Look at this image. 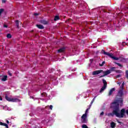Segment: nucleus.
I'll list each match as a JSON object with an SVG mask.
<instances>
[{"mask_svg":"<svg viewBox=\"0 0 128 128\" xmlns=\"http://www.w3.org/2000/svg\"><path fill=\"white\" fill-rule=\"evenodd\" d=\"M124 100L122 98H119L117 100V102H112L110 108H113V110L112 113H108V116H116L117 118H124L126 114V109H122L120 113V106H122Z\"/></svg>","mask_w":128,"mask_h":128,"instance_id":"1","label":"nucleus"},{"mask_svg":"<svg viewBox=\"0 0 128 128\" xmlns=\"http://www.w3.org/2000/svg\"><path fill=\"white\" fill-rule=\"evenodd\" d=\"M101 52L102 54H105L106 56H110L111 58H112L113 60H118V58L117 57L114 56L112 54H110L108 52H106L104 50H102L101 51Z\"/></svg>","mask_w":128,"mask_h":128,"instance_id":"2","label":"nucleus"},{"mask_svg":"<svg viewBox=\"0 0 128 128\" xmlns=\"http://www.w3.org/2000/svg\"><path fill=\"white\" fill-rule=\"evenodd\" d=\"M124 82H123L121 86H120V89L119 90L118 93V96H120V98L124 96Z\"/></svg>","mask_w":128,"mask_h":128,"instance_id":"3","label":"nucleus"},{"mask_svg":"<svg viewBox=\"0 0 128 128\" xmlns=\"http://www.w3.org/2000/svg\"><path fill=\"white\" fill-rule=\"evenodd\" d=\"M5 98L6 100H8V102H20V100L18 98H10V97L8 96V95L5 96Z\"/></svg>","mask_w":128,"mask_h":128,"instance_id":"4","label":"nucleus"},{"mask_svg":"<svg viewBox=\"0 0 128 128\" xmlns=\"http://www.w3.org/2000/svg\"><path fill=\"white\" fill-rule=\"evenodd\" d=\"M81 122L82 124H88V115L84 114L81 116Z\"/></svg>","mask_w":128,"mask_h":128,"instance_id":"5","label":"nucleus"},{"mask_svg":"<svg viewBox=\"0 0 128 128\" xmlns=\"http://www.w3.org/2000/svg\"><path fill=\"white\" fill-rule=\"evenodd\" d=\"M102 72H103L104 75H102L100 76V78H104V76H108V74H110V70H109L106 71H103Z\"/></svg>","mask_w":128,"mask_h":128,"instance_id":"6","label":"nucleus"},{"mask_svg":"<svg viewBox=\"0 0 128 128\" xmlns=\"http://www.w3.org/2000/svg\"><path fill=\"white\" fill-rule=\"evenodd\" d=\"M104 70H97L92 72V76H96L98 74H100L101 72H102Z\"/></svg>","mask_w":128,"mask_h":128,"instance_id":"7","label":"nucleus"},{"mask_svg":"<svg viewBox=\"0 0 128 128\" xmlns=\"http://www.w3.org/2000/svg\"><path fill=\"white\" fill-rule=\"evenodd\" d=\"M66 50V48L62 47V48H60L59 50H58V52L60 54L62 52H64V51Z\"/></svg>","mask_w":128,"mask_h":128,"instance_id":"8","label":"nucleus"},{"mask_svg":"<svg viewBox=\"0 0 128 128\" xmlns=\"http://www.w3.org/2000/svg\"><path fill=\"white\" fill-rule=\"evenodd\" d=\"M114 90H116V88H112L109 91L108 96H112L113 94V92H114Z\"/></svg>","mask_w":128,"mask_h":128,"instance_id":"9","label":"nucleus"},{"mask_svg":"<svg viewBox=\"0 0 128 128\" xmlns=\"http://www.w3.org/2000/svg\"><path fill=\"white\" fill-rule=\"evenodd\" d=\"M1 80L2 82H6V80H8V76H4L2 78H1Z\"/></svg>","mask_w":128,"mask_h":128,"instance_id":"10","label":"nucleus"},{"mask_svg":"<svg viewBox=\"0 0 128 128\" xmlns=\"http://www.w3.org/2000/svg\"><path fill=\"white\" fill-rule=\"evenodd\" d=\"M36 26L37 28H40V30H44V26L42 24H36Z\"/></svg>","mask_w":128,"mask_h":128,"instance_id":"11","label":"nucleus"},{"mask_svg":"<svg viewBox=\"0 0 128 128\" xmlns=\"http://www.w3.org/2000/svg\"><path fill=\"white\" fill-rule=\"evenodd\" d=\"M102 82L104 84V86H105V88H106L107 86H108V82H106V80L104 79H102Z\"/></svg>","mask_w":128,"mask_h":128,"instance_id":"12","label":"nucleus"},{"mask_svg":"<svg viewBox=\"0 0 128 128\" xmlns=\"http://www.w3.org/2000/svg\"><path fill=\"white\" fill-rule=\"evenodd\" d=\"M0 126H6V128H8V125L6 123H4L2 122H0Z\"/></svg>","mask_w":128,"mask_h":128,"instance_id":"13","label":"nucleus"},{"mask_svg":"<svg viewBox=\"0 0 128 128\" xmlns=\"http://www.w3.org/2000/svg\"><path fill=\"white\" fill-rule=\"evenodd\" d=\"M40 22L42 24H48V22L46 20H40Z\"/></svg>","mask_w":128,"mask_h":128,"instance_id":"14","label":"nucleus"},{"mask_svg":"<svg viewBox=\"0 0 128 128\" xmlns=\"http://www.w3.org/2000/svg\"><path fill=\"white\" fill-rule=\"evenodd\" d=\"M15 22H16V27L18 28H20V22L18 21V20H16L15 21Z\"/></svg>","mask_w":128,"mask_h":128,"instance_id":"15","label":"nucleus"},{"mask_svg":"<svg viewBox=\"0 0 128 128\" xmlns=\"http://www.w3.org/2000/svg\"><path fill=\"white\" fill-rule=\"evenodd\" d=\"M106 87H105L104 86H103L100 90V92L102 93V92H104V90H106Z\"/></svg>","mask_w":128,"mask_h":128,"instance_id":"16","label":"nucleus"},{"mask_svg":"<svg viewBox=\"0 0 128 128\" xmlns=\"http://www.w3.org/2000/svg\"><path fill=\"white\" fill-rule=\"evenodd\" d=\"M110 126L112 128H114L116 127V123L114 122H111Z\"/></svg>","mask_w":128,"mask_h":128,"instance_id":"17","label":"nucleus"},{"mask_svg":"<svg viewBox=\"0 0 128 128\" xmlns=\"http://www.w3.org/2000/svg\"><path fill=\"white\" fill-rule=\"evenodd\" d=\"M60 20V16H55L54 18V22H56V20Z\"/></svg>","mask_w":128,"mask_h":128,"instance_id":"18","label":"nucleus"},{"mask_svg":"<svg viewBox=\"0 0 128 128\" xmlns=\"http://www.w3.org/2000/svg\"><path fill=\"white\" fill-rule=\"evenodd\" d=\"M4 12V10L2 8L0 9V16H2V12Z\"/></svg>","mask_w":128,"mask_h":128,"instance_id":"19","label":"nucleus"},{"mask_svg":"<svg viewBox=\"0 0 128 128\" xmlns=\"http://www.w3.org/2000/svg\"><path fill=\"white\" fill-rule=\"evenodd\" d=\"M114 70H116V67H112L111 68L110 70H110V73L112 72H114Z\"/></svg>","mask_w":128,"mask_h":128,"instance_id":"20","label":"nucleus"},{"mask_svg":"<svg viewBox=\"0 0 128 128\" xmlns=\"http://www.w3.org/2000/svg\"><path fill=\"white\" fill-rule=\"evenodd\" d=\"M114 64H117V66H120V68H122V64L116 62H114Z\"/></svg>","mask_w":128,"mask_h":128,"instance_id":"21","label":"nucleus"},{"mask_svg":"<svg viewBox=\"0 0 128 128\" xmlns=\"http://www.w3.org/2000/svg\"><path fill=\"white\" fill-rule=\"evenodd\" d=\"M106 64V62L104 61L102 64H99L100 66H104V64Z\"/></svg>","mask_w":128,"mask_h":128,"instance_id":"22","label":"nucleus"},{"mask_svg":"<svg viewBox=\"0 0 128 128\" xmlns=\"http://www.w3.org/2000/svg\"><path fill=\"white\" fill-rule=\"evenodd\" d=\"M8 38H12V34H7Z\"/></svg>","mask_w":128,"mask_h":128,"instance_id":"23","label":"nucleus"},{"mask_svg":"<svg viewBox=\"0 0 128 128\" xmlns=\"http://www.w3.org/2000/svg\"><path fill=\"white\" fill-rule=\"evenodd\" d=\"M88 110H90V108H88L85 112V114H86V116H88Z\"/></svg>","mask_w":128,"mask_h":128,"instance_id":"24","label":"nucleus"},{"mask_svg":"<svg viewBox=\"0 0 128 128\" xmlns=\"http://www.w3.org/2000/svg\"><path fill=\"white\" fill-rule=\"evenodd\" d=\"M126 78H128V70H126Z\"/></svg>","mask_w":128,"mask_h":128,"instance_id":"25","label":"nucleus"},{"mask_svg":"<svg viewBox=\"0 0 128 128\" xmlns=\"http://www.w3.org/2000/svg\"><path fill=\"white\" fill-rule=\"evenodd\" d=\"M116 122H118V124H124V123H122V122L118 120H116Z\"/></svg>","mask_w":128,"mask_h":128,"instance_id":"26","label":"nucleus"},{"mask_svg":"<svg viewBox=\"0 0 128 128\" xmlns=\"http://www.w3.org/2000/svg\"><path fill=\"white\" fill-rule=\"evenodd\" d=\"M116 72H118V73H119V74H120V72H122V70H116Z\"/></svg>","mask_w":128,"mask_h":128,"instance_id":"27","label":"nucleus"},{"mask_svg":"<svg viewBox=\"0 0 128 128\" xmlns=\"http://www.w3.org/2000/svg\"><path fill=\"white\" fill-rule=\"evenodd\" d=\"M8 74H9V76H12V74L10 71L8 72Z\"/></svg>","mask_w":128,"mask_h":128,"instance_id":"28","label":"nucleus"},{"mask_svg":"<svg viewBox=\"0 0 128 128\" xmlns=\"http://www.w3.org/2000/svg\"><path fill=\"white\" fill-rule=\"evenodd\" d=\"M120 76H122V75H120V74L117 75V76H116V78H120Z\"/></svg>","mask_w":128,"mask_h":128,"instance_id":"29","label":"nucleus"},{"mask_svg":"<svg viewBox=\"0 0 128 128\" xmlns=\"http://www.w3.org/2000/svg\"><path fill=\"white\" fill-rule=\"evenodd\" d=\"M104 112H102L100 114V116H104Z\"/></svg>","mask_w":128,"mask_h":128,"instance_id":"30","label":"nucleus"},{"mask_svg":"<svg viewBox=\"0 0 128 128\" xmlns=\"http://www.w3.org/2000/svg\"><path fill=\"white\" fill-rule=\"evenodd\" d=\"M92 104H90V105H89V106H88V108H89V110H90V108H92Z\"/></svg>","mask_w":128,"mask_h":128,"instance_id":"31","label":"nucleus"},{"mask_svg":"<svg viewBox=\"0 0 128 128\" xmlns=\"http://www.w3.org/2000/svg\"><path fill=\"white\" fill-rule=\"evenodd\" d=\"M4 28H8V25H6V24H4Z\"/></svg>","mask_w":128,"mask_h":128,"instance_id":"32","label":"nucleus"},{"mask_svg":"<svg viewBox=\"0 0 128 128\" xmlns=\"http://www.w3.org/2000/svg\"><path fill=\"white\" fill-rule=\"evenodd\" d=\"M6 0H2V2L4 4V2H6Z\"/></svg>","mask_w":128,"mask_h":128,"instance_id":"33","label":"nucleus"},{"mask_svg":"<svg viewBox=\"0 0 128 128\" xmlns=\"http://www.w3.org/2000/svg\"><path fill=\"white\" fill-rule=\"evenodd\" d=\"M50 110H52V105H50Z\"/></svg>","mask_w":128,"mask_h":128,"instance_id":"34","label":"nucleus"},{"mask_svg":"<svg viewBox=\"0 0 128 128\" xmlns=\"http://www.w3.org/2000/svg\"><path fill=\"white\" fill-rule=\"evenodd\" d=\"M34 16H38V13H34Z\"/></svg>","mask_w":128,"mask_h":128,"instance_id":"35","label":"nucleus"},{"mask_svg":"<svg viewBox=\"0 0 128 128\" xmlns=\"http://www.w3.org/2000/svg\"><path fill=\"white\" fill-rule=\"evenodd\" d=\"M125 112L128 115V110H126V111L125 110Z\"/></svg>","mask_w":128,"mask_h":128,"instance_id":"36","label":"nucleus"},{"mask_svg":"<svg viewBox=\"0 0 128 128\" xmlns=\"http://www.w3.org/2000/svg\"><path fill=\"white\" fill-rule=\"evenodd\" d=\"M96 96H95L92 100V101L94 102V100L96 99Z\"/></svg>","mask_w":128,"mask_h":128,"instance_id":"37","label":"nucleus"},{"mask_svg":"<svg viewBox=\"0 0 128 128\" xmlns=\"http://www.w3.org/2000/svg\"><path fill=\"white\" fill-rule=\"evenodd\" d=\"M6 122L8 124H10V121H8V120H6Z\"/></svg>","mask_w":128,"mask_h":128,"instance_id":"38","label":"nucleus"},{"mask_svg":"<svg viewBox=\"0 0 128 128\" xmlns=\"http://www.w3.org/2000/svg\"><path fill=\"white\" fill-rule=\"evenodd\" d=\"M92 104H94V101L92 100V102H91L90 104H92Z\"/></svg>","mask_w":128,"mask_h":128,"instance_id":"39","label":"nucleus"},{"mask_svg":"<svg viewBox=\"0 0 128 128\" xmlns=\"http://www.w3.org/2000/svg\"><path fill=\"white\" fill-rule=\"evenodd\" d=\"M122 84V82H119L118 83V84L119 86H120V84Z\"/></svg>","mask_w":128,"mask_h":128,"instance_id":"40","label":"nucleus"},{"mask_svg":"<svg viewBox=\"0 0 128 128\" xmlns=\"http://www.w3.org/2000/svg\"><path fill=\"white\" fill-rule=\"evenodd\" d=\"M0 100H2V98L0 96Z\"/></svg>","mask_w":128,"mask_h":128,"instance_id":"41","label":"nucleus"},{"mask_svg":"<svg viewBox=\"0 0 128 128\" xmlns=\"http://www.w3.org/2000/svg\"><path fill=\"white\" fill-rule=\"evenodd\" d=\"M48 108V106H46L45 107V108Z\"/></svg>","mask_w":128,"mask_h":128,"instance_id":"42","label":"nucleus"}]
</instances>
